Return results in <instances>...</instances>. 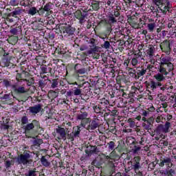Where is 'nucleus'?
Segmentation results:
<instances>
[{"mask_svg":"<svg viewBox=\"0 0 176 176\" xmlns=\"http://www.w3.org/2000/svg\"><path fill=\"white\" fill-rule=\"evenodd\" d=\"M160 73L154 76L155 80L145 81L146 89H151L152 91H156L157 87L162 86V83L166 80V77L171 71H174V65L170 61L168 56H161L158 66Z\"/></svg>","mask_w":176,"mask_h":176,"instance_id":"obj_1","label":"nucleus"},{"mask_svg":"<svg viewBox=\"0 0 176 176\" xmlns=\"http://www.w3.org/2000/svg\"><path fill=\"white\" fill-rule=\"evenodd\" d=\"M16 82L12 85V94H14V100L19 101V102H25L28 100V96L25 93H27V89H25V80L27 78H23L20 73H17L16 75Z\"/></svg>","mask_w":176,"mask_h":176,"instance_id":"obj_2","label":"nucleus"},{"mask_svg":"<svg viewBox=\"0 0 176 176\" xmlns=\"http://www.w3.org/2000/svg\"><path fill=\"white\" fill-rule=\"evenodd\" d=\"M26 13L29 16H38L41 17H49L50 14H53V3L49 2L45 6L36 8L35 6L30 7L28 10H26Z\"/></svg>","mask_w":176,"mask_h":176,"instance_id":"obj_3","label":"nucleus"},{"mask_svg":"<svg viewBox=\"0 0 176 176\" xmlns=\"http://www.w3.org/2000/svg\"><path fill=\"white\" fill-rule=\"evenodd\" d=\"M111 151L112 152L110 153L109 155L104 156V163L106 164V170L107 171L106 176H111L115 174L116 171L115 162L116 160H119L120 159V154L116 153V148Z\"/></svg>","mask_w":176,"mask_h":176,"instance_id":"obj_4","label":"nucleus"},{"mask_svg":"<svg viewBox=\"0 0 176 176\" xmlns=\"http://www.w3.org/2000/svg\"><path fill=\"white\" fill-rule=\"evenodd\" d=\"M156 164H158V166L162 168L164 167L171 168V167L174 166L171 157L165 155H161L158 157V159H156Z\"/></svg>","mask_w":176,"mask_h":176,"instance_id":"obj_5","label":"nucleus"},{"mask_svg":"<svg viewBox=\"0 0 176 176\" xmlns=\"http://www.w3.org/2000/svg\"><path fill=\"white\" fill-rule=\"evenodd\" d=\"M128 164H131V167L133 168L135 176H144L142 171L140 170L142 166L141 164V157H134L130 162H128Z\"/></svg>","mask_w":176,"mask_h":176,"instance_id":"obj_6","label":"nucleus"},{"mask_svg":"<svg viewBox=\"0 0 176 176\" xmlns=\"http://www.w3.org/2000/svg\"><path fill=\"white\" fill-rule=\"evenodd\" d=\"M32 156L30 153V151H25L23 154H20L16 157V162L17 164H23V166H30L32 164Z\"/></svg>","mask_w":176,"mask_h":176,"instance_id":"obj_7","label":"nucleus"},{"mask_svg":"<svg viewBox=\"0 0 176 176\" xmlns=\"http://www.w3.org/2000/svg\"><path fill=\"white\" fill-rule=\"evenodd\" d=\"M89 12H91V8L89 7H83L80 10H78L74 13V17L79 20L80 24H83L86 21V18L89 16Z\"/></svg>","mask_w":176,"mask_h":176,"instance_id":"obj_8","label":"nucleus"},{"mask_svg":"<svg viewBox=\"0 0 176 176\" xmlns=\"http://www.w3.org/2000/svg\"><path fill=\"white\" fill-rule=\"evenodd\" d=\"M153 3L159 6V9L163 14H167V12H170L171 4L168 0H152Z\"/></svg>","mask_w":176,"mask_h":176,"instance_id":"obj_9","label":"nucleus"},{"mask_svg":"<svg viewBox=\"0 0 176 176\" xmlns=\"http://www.w3.org/2000/svg\"><path fill=\"white\" fill-rule=\"evenodd\" d=\"M124 87L120 86L119 89L118 87L116 89H109V98L112 102H115L116 101V97H122V91L121 90H124L123 89Z\"/></svg>","mask_w":176,"mask_h":176,"instance_id":"obj_10","label":"nucleus"},{"mask_svg":"<svg viewBox=\"0 0 176 176\" xmlns=\"http://www.w3.org/2000/svg\"><path fill=\"white\" fill-rule=\"evenodd\" d=\"M107 98H102L99 99L98 106L104 112H107V109L108 110V106L110 104H115V102H112L111 99H109V92L107 91V94H106Z\"/></svg>","mask_w":176,"mask_h":176,"instance_id":"obj_11","label":"nucleus"},{"mask_svg":"<svg viewBox=\"0 0 176 176\" xmlns=\"http://www.w3.org/2000/svg\"><path fill=\"white\" fill-rule=\"evenodd\" d=\"M160 47L162 53H165L166 56H170V54H171V43H170V40H164L160 43Z\"/></svg>","mask_w":176,"mask_h":176,"instance_id":"obj_12","label":"nucleus"},{"mask_svg":"<svg viewBox=\"0 0 176 176\" xmlns=\"http://www.w3.org/2000/svg\"><path fill=\"white\" fill-rule=\"evenodd\" d=\"M75 31H76V29L69 25H65L60 28V32L65 36H72L75 34Z\"/></svg>","mask_w":176,"mask_h":176,"instance_id":"obj_13","label":"nucleus"},{"mask_svg":"<svg viewBox=\"0 0 176 176\" xmlns=\"http://www.w3.org/2000/svg\"><path fill=\"white\" fill-rule=\"evenodd\" d=\"M32 129H36V130H40V131H43V128L41 127V124L39 121L36 120H33L32 123H29L25 126V131H30Z\"/></svg>","mask_w":176,"mask_h":176,"instance_id":"obj_14","label":"nucleus"},{"mask_svg":"<svg viewBox=\"0 0 176 176\" xmlns=\"http://www.w3.org/2000/svg\"><path fill=\"white\" fill-rule=\"evenodd\" d=\"M100 126H101L100 119L97 116H94L93 119L91 118L88 131L93 133L94 130L99 129Z\"/></svg>","mask_w":176,"mask_h":176,"instance_id":"obj_15","label":"nucleus"},{"mask_svg":"<svg viewBox=\"0 0 176 176\" xmlns=\"http://www.w3.org/2000/svg\"><path fill=\"white\" fill-rule=\"evenodd\" d=\"M171 124L169 122H166L164 125L160 124L155 129V133L157 134H162V133H168Z\"/></svg>","mask_w":176,"mask_h":176,"instance_id":"obj_16","label":"nucleus"},{"mask_svg":"<svg viewBox=\"0 0 176 176\" xmlns=\"http://www.w3.org/2000/svg\"><path fill=\"white\" fill-rule=\"evenodd\" d=\"M85 152L88 156H91V155H98L100 149L96 146L89 144V146L86 147Z\"/></svg>","mask_w":176,"mask_h":176,"instance_id":"obj_17","label":"nucleus"},{"mask_svg":"<svg viewBox=\"0 0 176 176\" xmlns=\"http://www.w3.org/2000/svg\"><path fill=\"white\" fill-rule=\"evenodd\" d=\"M56 131L58 135V140H63V141L67 140V132L65 131V129L61 126H58V128L56 129Z\"/></svg>","mask_w":176,"mask_h":176,"instance_id":"obj_18","label":"nucleus"},{"mask_svg":"<svg viewBox=\"0 0 176 176\" xmlns=\"http://www.w3.org/2000/svg\"><path fill=\"white\" fill-rule=\"evenodd\" d=\"M74 71L77 75H85L87 73V68L82 67V65L77 63L74 66Z\"/></svg>","mask_w":176,"mask_h":176,"instance_id":"obj_19","label":"nucleus"},{"mask_svg":"<svg viewBox=\"0 0 176 176\" xmlns=\"http://www.w3.org/2000/svg\"><path fill=\"white\" fill-rule=\"evenodd\" d=\"M155 52H156V50L155 49V47L152 45H149L148 50H146V51L147 56H148V58L151 60V64H155V60H152V58H153V56H155Z\"/></svg>","mask_w":176,"mask_h":176,"instance_id":"obj_20","label":"nucleus"},{"mask_svg":"<svg viewBox=\"0 0 176 176\" xmlns=\"http://www.w3.org/2000/svg\"><path fill=\"white\" fill-rule=\"evenodd\" d=\"M101 23H108L109 24H111V25H114L118 23V19L113 16V14H109L107 16V19L102 20Z\"/></svg>","mask_w":176,"mask_h":176,"instance_id":"obj_21","label":"nucleus"},{"mask_svg":"<svg viewBox=\"0 0 176 176\" xmlns=\"http://www.w3.org/2000/svg\"><path fill=\"white\" fill-rule=\"evenodd\" d=\"M97 52H98V47H94L87 51V54L88 56H93L94 58L98 59L100 58V54L97 53Z\"/></svg>","mask_w":176,"mask_h":176,"instance_id":"obj_22","label":"nucleus"},{"mask_svg":"<svg viewBox=\"0 0 176 176\" xmlns=\"http://www.w3.org/2000/svg\"><path fill=\"white\" fill-rule=\"evenodd\" d=\"M40 79H38V81L37 82V86L40 87L41 89H45L46 87V85H47V76H41Z\"/></svg>","mask_w":176,"mask_h":176,"instance_id":"obj_23","label":"nucleus"},{"mask_svg":"<svg viewBox=\"0 0 176 176\" xmlns=\"http://www.w3.org/2000/svg\"><path fill=\"white\" fill-rule=\"evenodd\" d=\"M135 120H138V122H140L141 120V115H139L133 118H129L128 119V123L129 124V126L131 129H134V127H137V122Z\"/></svg>","mask_w":176,"mask_h":176,"instance_id":"obj_24","label":"nucleus"},{"mask_svg":"<svg viewBox=\"0 0 176 176\" xmlns=\"http://www.w3.org/2000/svg\"><path fill=\"white\" fill-rule=\"evenodd\" d=\"M102 24H103L104 27V34L105 36H109L112 32V26L113 25H111V23H108V22H102Z\"/></svg>","mask_w":176,"mask_h":176,"instance_id":"obj_25","label":"nucleus"},{"mask_svg":"<svg viewBox=\"0 0 176 176\" xmlns=\"http://www.w3.org/2000/svg\"><path fill=\"white\" fill-rule=\"evenodd\" d=\"M87 83V85H90L89 82H84L82 84L78 85V87H74L72 93L74 96H81L82 95V89L80 87H85V85Z\"/></svg>","mask_w":176,"mask_h":176,"instance_id":"obj_26","label":"nucleus"},{"mask_svg":"<svg viewBox=\"0 0 176 176\" xmlns=\"http://www.w3.org/2000/svg\"><path fill=\"white\" fill-rule=\"evenodd\" d=\"M136 74H138V77L142 78V76H144L146 74V67L145 66H141L136 68Z\"/></svg>","mask_w":176,"mask_h":176,"instance_id":"obj_27","label":"nucleus"},{"mask_svg":"<svg viewBox=\"0 0 176 176\" xmlns=\"http://www.w3.org/2000/svg\"><path fill=\"white\" fill-rule=\"evenodd\" d=\"M3 85L4 87H6V89H9V87H11L12 89V96H13V98L16 97L14 94H13V84H12V80L11 79H3Z\"/></svg>","mask_w":176,"mask_h":176,"instance_id":"obj_28","label":"nucleus"},{"mask_svg":"<svg viewBox=\"0 0 176 176\" xmlns=\"http://www.w3.org/2000/svg\"><path fill=\"white\" fill-rule=\"evenodd\" d=\"M154 120L155 119L153 118V117H150L147 119V121L142 123V126L144 127V129H145V130H151V124H153Z\"/></svg>","mask_w":176,"mask_h":176,"instance_id":"obj_29","label":"nucleus"},{"mask_svg":"<svg viewBox=\"0 0 176 176\" xmlns=\"http://www.w3.org/2000/svg\"><path fill=\"white\" fill-rule=\"evenodd\" d=\"M29 109L31 113L36 115V113H39V112L42 111V104H38L37 105L30 107Z\"/></svg>","mask_w":176,"mask_h":176,"instance_id":"obj_30","label":"nucleus"},{"mask_svg":"<svg viewBox=\"0 0 176 176\" xmlns=\"http://www.w3.org/2000/svg\"><path fill=\"white\" fill-rule=\"evenodd\" d=\"M23 12L24 10H23L21 8L16 7L14 9V11L11 12L10 14L12 16V17L17 19V16H20Z\"/></svg>","mask_w":176,"mask_h":176,"instance_id":"obj_31","label":"nucleus"},{"mask_svg":"<svg viewBox=\"0 0 176 176\" xmlns=\"http://www.w3.org/2000/svg\"><path fill=\"white\" fill-rule=\"evenodd\" d=\"M91 118H87L86 119L81 120L79 126L82 129H86L89 131V126H90Z\"/></svg>","mask_w":176,"mask_h":176,"instance_id":"obj_32","label":"nucleus"},{"mask_svg":"<svg viewBox=\"0 0 176 176\" xmlns=\"http://www.w3.org/2000/svg\"><path fill=\"white\" fill-rule=\"evenodd\" d=\"M41 72H40V76H43L42 75H45V74H50L52 72V67H48L45 65H41L40 67Z\"/></svg>","mask_w":176,"mask_h":176,"instance_id":"obj_33","label":"nucleus"},{"mask_svg":"<svg viewBox=\"0 0 176 176\" xmlns=\"http://www.w3.org/2000/svg\"><path fill=\"white\" fill-rule=\"evenodd\" d=\"M43 45H42L40 41L34 42L31 45V49H32V50H34V52H38V50H43Z\"/></svg>","mask_w":176,"mask_h":176,"instance_id":"obj_34","label":"nucleus"},{"mask_svg":"<svg viewBox=\"0 0 176 176\" xmlns=\"http://www.w3.org/2000/svg\"><path fill=\"white\" fill-rule=\"evenodd\" d=\"M89 8H91V12H97V10H100V1L96 0L92 1Z\"/></svg>","mask_w":176,"mask_h":176,"instance_id":"obj_35","label":"nucleus"},{"mask_svg":"<svg viewBox=\"0 0 176 176\" xmlns=\"http://www.w3.org/2000/svg\"><path fill=\"white\" fill-rule=\"evenodd\" d=\"M116 83L119 85V87L122 86V83H127V80L125 79L124 76L122 75H118L116 77Z\"/></svg>","mask_w":176,"mask_h":176,"instance_id":"obj_36","label":"nucleus"},{"mask_svg":"<svg viewBox=\"0 0 176 176\" xmlns=\"http://www.w3.org/2000/svg\"><path fill=\"white\" fill-rule=\"evenodd\" d=\"M129 76H131V78H133V79H135V80H138V74H137V70L133 69V67H131V69H129Z\"/></svg>","mask_w":176,"mask_h":176,"instance_id":"obj_37","label":"nucleus"},{"mask_svg":"<svg viewBox=\"0 0 176 176\" xmlns=\"http://www.w3.org/2000/svg\"><path fill=\"white\" fill-rule=\"evenodd\" d=\"M176 174V169L171 168H166L165 169L164 176H174Z\"/></svg>","mask_w":176,"mask_h":176,"instance_id":"obj_38","label":"nucleus"},{"mask_svg":"<svg viewBox=\"0 0 176 176\" xmlns=\"http://www.w3.org/2000/svg\"><path fill=\"white\" fill-rule=\"evenodd\" d=\"M83 130L80 125L74 126L72 133L76 137H79L80 135V131Z\"/></svg>","mask_w":176,"mask_h":176,"instance_id":"obj_39","label":"nucleus"},{"mask_svg":"<svg viewBox=\"0 0 176 176\" xmlns=\"http://www.w3.org/2000/svg\"><path fill=\"white\" fill-rule=\"evenodd\" d=\"M133 144H135V146L133 148L134 152H138V151L141 150L140 146H136V145H138V144L140 145H145V143L144 142V141H141V140H138L135 142H133Z\"/></svg>","mask_w":176,"mask_h":176,"instance_id":"obj_40","label":"nucleus"},{"mask_svg":"<svg viewBox=\"0 0 176 176\" xmlns=\"http://www.w3.org/2000/svg\"><path fill=\"white\" fill-rule=\"evenodd\" d=\"M10 32L12 34V35H17V34H21V25L12 28L10 30Z\"/></svg>","mask_w":176,"mask_h":176,"instance_id":"obj_41","label":"nucleus"},{"mask_svg":"<svg viewBox=\"0 0 176 176\" xmlns=\"http://www.w3.org/2000/svg\"><path fill=\"white\" fill-rule=\"evenodd\" d=\"M1 100L6 101L8 105H10L13 103V99H12L10 94H5L1 98Z\"/></svg>","mask_w":176,"mask_h":176,"instance_id":"obj_42","label":"nucleus"},{"mask_svg":"<svg viewBox=\"0 0 176 176\" xmlns=\"http://www.w3.org/2000/svg\"><path fill=\"white\" fill-rule=\"evenodd\" d=\"M38 174H39V171L36 170V168H34L33 169H29L25 176H37Z\"/></svg>","mask_w":176,"mask_h":176,"instance_id":"obj_43","label":"nucleus"},{"mask_svg":"<svg viewBox=\"0 0 176 176\" xmlns=\"http://www.w3.org/2000/svg\"><path fill=\"white\" fill-rule=\"evenodd\" d=\"M90 91L94 97H98V96H100V94L101 93V89L98 87L97 88L95 87H94V89H90Z\"/></svg>","mask_w":176,"mask_h":176,"instance_id":"obj_44","label":"nucleus"},{"mask_svg":"<svg viewBox=\"0 0 176 176\" xmlns=\"http://www.w3.org/2000/svg\"><path fill=\"white\" fill-rule=\"evenodd\" d=\"M40 160L42 166L44 167H49L50 166V162L46 159L45 156H42Z\"/></svg>","mask_w":176,"mask_h":176,"instance_id":"obj_45","label":"nucleus"},{"mask_svg":"<svg viewBox=\"0 0 176 176\" xmlns=\"http://www.w3.org/2000/svg\"><path fill=\"white\" fill-rule=\"evenodd\" d=\"M51 83L50 89H57L58 87V79L55 78L52 80H48Z\"/></svg>","mask_w":176,"mask_h":176,"instance_id":"obj_46","label":"nucleus"},{"mask_svg":"<svg viewBox=\"0 0 176 176\" xmlns=\"http://www.w3.org/2000/svg\"><path fill=\"white\" fill-rule=\"evenodd\" d=\"M91 166L96 167V168H101L102 163H101V162L98 160L96 159L92 161Z\"/></svg>","mask_w":176,"mask_h":176,"instance_id":"obj_47","label":"nucleus"},{"mask_svg":"<svg viewBox=\"0 0 176 176\" xmlns=\"http://www.w3.org/2000/svg\"><path fill=\"white\" fill-rule=\"evenodd\" d=\"M88 113L87 112L85 111L83 113H81L80 114L77 115V119L78 120H85V119H87V116H88Z\"/></svg>","mask_w":176,"mask_h":176,"instance_id":"obj_48","label":"nucleus"},{"mask_svg":"<svg viewBox=\"0 0 176 176\" xmlns=\"http://www.w3.org/2000/svg\"><path fill=\"white\" fill-rule=\"evenodd\" d=\"M74 96V93H72V91H67L66 94H65V96H63L64 100H66V101L69 102L71 100V97Z\"/></svg>","mask_w":176,"mask_h":176,"instance_id":"obj_49","label":"nucleus"},{"mask_svg":"<svg viewBox=\"0 0 176 176\" xmlns=\"http://www.w3.org/2000/svg\"><path fill=\"white\" fill-rule=\"evenodd\" d=\"M131 60L130 58H128L124 61L123 65L125 67L126 69L129 71V69H131Z\"/></svg>","mask_w":176,"mask_h":176,"instance_id":"obj_50","label":"nucleus"},{"mask_svg":"<svg viewBox=\"0 0 176 176\" xmlns=\"http://www.w3.org/2000/svg\"><path fill=\"white\" fill-rule=\"evenodd\" d=\"M131 68H133V67H137L138 65V59L135 58H131Z\"/></svg>","mask_w":176,"mask_h":176,"instance_id":"obj_51","label":"nucleus"},{"mask_svg":"<svg viewBox=\"0 0 176 176\" xmlns=\"http://www.w3.org/2000/svg\"><path fill=\"white\" fill-rule=\"evenodd\" d=\"M9 41H10V43H11L12 45H16V43L19 41V37L12 36L9 37Z\"/></svg>","mask_w":176,"mask_h":176,"instance_id":"obj_52","label":"nucleus"},{"mask_svg":"<svg viewBox=\"0 0 176 176\" xmlns=\"http://www.w3.org/2000/svg\"><path fill=\"white\" fill-rule=\"evenodd\" d=\"M20 3V0H9V6H17Z\"/></svg>","mask_w":176,"mask_h":176,"instance_id":"obj_53","label":"nucleus"},{"mask_svg":"<svg viewBox=\"0 0 176 176\" xmlns=\"http://www.w3.org/2000/svg\"><path fill=\"white\" fill-rule=\"evenodd\" d=\"M139 113L142 116H149V111H148V110H146V109H141L140 110H139Z\"/></svg>","mask_w":176,"mask_h":176,"instance_id":"obj_54","label":"nucleus"},{"mask_svg":"<svg viewBox=\"0 0 176 176\" xmlns=\"http://www.w3.org/2000/svg\"><path fill=\"white\" fill-rule=\"evenodd\" d=\"M116 150L117 151V152H118V155H120V156L124 152V146H122V145H118L116 148Z\"/></svg>","mask_w":176,"mask_h":176,"instance_id":"obj_55","label":"nucleus"},{"mask_svg":"<svg viewBox=\"0 0 176 176\" xmlns=\"http://www.w3.org/2000/svg\"><path fill=\"white\" fill-rule=\"evenodd\" d=\"M43 143V140L42 139H35L33 141V145L34 146H41V144Z\"/></svg>","mask_w":176,"mask_h":176,"instance_id":"obj_56","label":"nucleus"},{"mask_svg":"<svg viewBox=\"0 0 176 176\" xmlns=\"http://www.w3.org/2000/svg\"><path fill=\"white\" fill-rule=\"evenodd\" d=\"M25 82H26V84L28 86H32V85H34V83H35V79H34V78H30L29 79L26 78Z\"/></svg>","mask_w":176,"mask_h":176,"instance_id":"obj_57","label":"nucleus"},{"mask_svg":"<svg viewBox=\"0 0 176 176\" xmlns=\"http://www.w3.org/2000/svg\"><path fill=\"white\" fill-rule=\"evenodd\" d=\"M9 127H10V126H9V120H6V121H3V124H2V129H3V130H9Z\"/></svg>","mask_w":176,"mask_h":176,"instance_id":"obj_58","label":"nucleus"},{"mask_svg":"<svg viewBox=\"0 0 176 176\" xmlns=\"http://www.w3.org/2000/svg\"><path fill=\"white\" fill-rule=\"evenodd\" d=\"M94 111L96 113H102V111L104 112V110L100 107L99 104L94 107Z\"/></svg>","mask_w":176,"mask_h":176,"instance_id":"obj_59","label":"nucleus"},{"mask_svg":"<svg viewBox=\"0 0 176 176\" xmlns=\"http://www.w3.org/2000/svg\"><path fill=\"white\" fill-rule=\"evenodd\" d=\"M109 151H113L115 149V142L111 141L107 143Z\"/></svg>","mask_w":176,"mask_h":176,"instance_id":"obj_60","label":"nucleus"},{"mask_svg":"<svg viewBox=\"0 0 176 176\" xmlns=\"http://www.w3.org/2000/svg\"><path fill=\"white\" fill-rule=\"evenodd\" d=\"M75 138H76V137L74 135L73 132L67 134V140H69V141H75Z\"/></svg>","mask_w":176,"mask_h":176,"instance_id":"obj_61","label":"nucleus"},{"mask_svg":"<svg viewBox=\"0 0 176 176\" xmlns=\"http://www.w3.org/2000/svg\"><path fill=\"white\" fill-rule=\"evenodd\" d=\"M6 21H7L8 23H14V19L12 18V15L10 13L7 14V16L6 18Z\"/></svg>","mask_w":176,"mask_h":176,"instance_id":"obj_62","label":"nucleus"},{"mask_svg":"<svg viewBox=\"0 0 176 176\" xmlns=\"http://www.w3.org/2000/svg\"><path fill=\"white\" fill-rule=\"evenodd\" d=\"M107 111H110V116H118L119 115L117 109L109 110L107 109Z\"/></svg>","mask_w":176,"mask_h":176,"instance_id":"obj_63","label":"nucleus"},{"mask_svg":"<svg viewBox=\"0 0 176 176\" xmlns=\"http://www.w3.org/2000/svg\"><path fill=\"white\" fill-rule=\"evenodd\" d=\"M160 144L161 146H168V141L165 140L164 139H161L160 140Z\"/></svg>","mask_w":176,"mask_h":176,"instance_id":"obj_64","label":"nucleus"}]
</instances>
